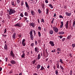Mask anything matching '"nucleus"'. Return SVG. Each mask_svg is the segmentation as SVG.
<instances>
[{"mask_svg":"<svg viewBox=\"0 0 75 75\" xmlns=\"http://www.w3.org/2000/svg\"><path fill=\"white\" fill-rule=\"evenodd\" d=\"M38 34L39 37H41V33L40 32H38Z\"/></svg>","mask_w":75,"mask_h":75,"instance_id":"obj_33","label":"nucleus"},{"mask_svg":"<svg viewBox=\"0 0 75 75\" xmlns=\"http://www.w3.org/2000/svg\"><path fill=\"white\" fill-rule=\"evenodd\" d=\"M54 18H53V19L51 21V23H53V22H54Z\"/></svg>","mask_w":75,"mask_h":75,"instance_id":"obj_49","label":"nucleus"},{"mask_svg":"<svg viewBox=\"0 0 75 75\" xmlns=\"http://www.w3.org/2000/svg\"><path fill=\"white\" fill-rule=\"evenodd\" d=\"M71 37H72V36L71 35H70V36H69L67 37V39L68 40H69V39H70Z\"/></svg>","mask_w":75,"mask_h":75,"instance_id":"obj_25","label":"nucleus"},{"mask_svg":"<svg viewBox=\"0 0 75 75\" xmlns=\"http://www.w3.org/2000/svg\"><path fill=\"white\" fill-rule=\"evenodd\" d=\"M72 55L71 54H69V57H72Z\"/></svg>","mask_w":75,"mask_h":75,"instance_id":"obj_60","label":"nucleus"},{"mask_svg":"<svg viewBox=\"0 0 75 75\" xmlns=\"http://www.w3.org/2000/svg\"><path fill=\"white\" fill-rule=\"evenodd\" d=\"M25 40L24 39L22 40V43L25 42Z\"/></svg>","mask_w":75,"mask_h":75,"instance_id":"obj_36","label":"nucleus"},{"mask_svg":"<svg viewBox=\"0 0 75 75\" xmlns=\"http://www.w3.org/2000/svg\"><path fill=\"white\" fill-rule=\"evenodd\" d=\"M6 32H7V30H6V28L5 29V31H4V33H6Z\"/></svg>","mask_w":75,"mask_h":75,"instance_id":"obj_57","label":"nucleus"},{"mask_svg":"<svg viewBox=\"0 0 75 75\" xmlns=\"http://www.w3.org/2000/svg\"><path fill=\"white\" fill-rule=\"evenodd\" d=\"M16 20H21V17H18L17 18H16Z\"/></svg>","mask_w":75,"mask_h":75,"instance_id":"obj_17","label":"nucleus"},{"mask_svg":"<svg viewBox=\"0 0 75 75\" xmlns=\"http://www.w3.org/2000/svg\"><path fill=\"white\" fill-rule=\"evenodd\" d=\"M18 36L19 37H20V38H21V35H18Z\"/></svg>","mask_w":75,"mask_h":75,"instance_id":"obj_61","label":"nucleus"},{"mask_svg":"<svg viewBox=\"0 0 75 75\" xmlns=\"http://www.w3.org/2000/svg\"><path fill=\"white\" fill-rule=\"evenodd\" d=\"M21 4V6H23V5L24 4V3H23V2H22Z\"/></svg>","mask_w":75,"mask_h":75,"instance_id":"obj_54","label":"nucleus"},{"mask_svg":"<svg viewBox=\"0 0 75 75\" xmlns=\"http://www.w3.org/2000/svg\"><path fill=\"white\" fill-rule=\"evenodd\" d=\"M59 18H63V17L61 15H60L59 16Z\"/></svg>","mask_w":75,"mask_h":75,"instance_id":"obj_46","label":"nucleus"},{"mask_svg":"<svg viewBox=\"0 0 75 75\" xmlns=\"http://www.w3.org/2000/svg\"><path fill=\"white\" fill-rule=\"evenodd\" d=\"M5 59L6 62H7V60H8V58L7 57Z\"/></svg>","mask_w":75,"mask_h":75,"instance_id":"obj_55","label":"nucleus"},{"mask_svg":"<svg viewBox=\"0 0 75 75\" xmlns=\"http://www.w3.org/2000/svg\"><path fill=\"white\" fill-rule=\"evenodd\" d=\"M69 74H70V75H72V70H70L69 73Z\"/></svg>","mask_w":75,"mask_h":75,"instance_id":"obj_31","label":"nucleus"},{"mask_svg":"<svg viewBox=\"0 0 75 75\" xmlns=\"http://www.w3.org/2000/svg\"><path fill=\"white\" fill-rule=\"evenodd\" d=\"M45 69L44 67L43 66H42L41 68L40 69V70H43V69Z\"/></svg>","mask_w":75,"mask_h":75,"instance_id":"obj_27","label":"nucleus"},{"mask_svg":"<svg viewBox=\"0 0 75 75\" xmlns=\"http://www.w3.org/2000/svg\"><path fill=\"white\" fill-rule=\"evenodd\" d=\"M25 57V53H23V54L21 56L22 58H24Z\"/></svg>","mask_w":75,"mask_h":75,"instance_id":"obj_21","label":"nucleus"},{"mask_svg":"<svg viewBox=\"0 0 75 75\" xmlns=\"http://www.w3.org/2000/svg\"><path fill=\"white\" fill-rule=\"evenodd\" d=\"M17 2L18 3V4L20 2V0H17Z\"/></svg>","mask_w":75,"mask_h":75,"instance_id":"obj_38","label":"nucleus"},{"mask_svg":"<svg viewBox=\"0 0 75 75\" xmlns=\"http://www.w3.org/2000/svg\"><path fill=\"white\" fill-rule=\"evenodd\" d=\"M32 47H33V46H34V43H32L31 45H30Z\"/></svg>","mask_w":75,"mask_h":75,"instance_id":"obj_45","label":"nucleus"},{"mask_svg":"<svg viewBox=\"0 0 75 75\" xmlns=\"http://www.w3.org/2000/svg\"><path fill=\"white\" fill-rule=\"evenodd\" d=\"M30 36L31 40L32 41H33V39H34V36L33 35V31L32 30H31L30 31Z\"/></svg>","mask_w":75,"mask_h":75,"instance_id":"obj_2","label":"nucleus"},{"mask_svg":"<svg viewBox=\"0 0 75 75\" xmlns=\"http://www.w3.org/2000/svg\"><path fill=\"white\" fill-rule=\"evenodd\" d=\"M55 74L56 75H58V71L56 70L55 71Z\"/></svg>","mask_w":75,"mask_h":75,"instance_id":"obj_26","label":"nucleus"},{"mask_svg":"<svg viewBox=\"0 0 75 75\" xmlns=\"http://www.w3.org/2000/svg\"><path fill=\"white\" fill-rule=\"evenodd\" d=\"M38 41L39 42H41V40H38Z\"/></svg>","mask_w":75,"mask_h":75,"instance_id":"obj_62","label":"nucleus"},{"mask_svg":"<svg viewBox=\"0 0 75 75\" xmlns=\"http://www.w3.org/2000/svg\"><path fill=\"white\" fill-rule=\"evenodd\" d=\"M25 4L26 5V7H27L28 10H29L30 9V8H29V6H28V3L27 2V1H25Z\"/></svg>","mask_w":75,"mask_h":75,"instance_id":"obj_4","label":"nucleus"},{"mask_svg":"<svg viewBox=\"0 0 75 75\" xmlns=\"http://www.w3.org/2000/svg\"><path fill=\"white\" fill-rule=\"evenodd\" d=\"M38 11L39 13H41V10H40V9H38Z\"/></svg>","mask_w":75,"mask_h":75,"instance_id":"obj_47","label":"nucleus"},{"mask_svg":"<svg viewBox=\"0 0 75 75\" xmlns=\"http://www.w3.org/2000/svg\"><path fill=\"white\" fill-rule=\"evenodd\" d=\"M16 33H14L13 35H12V38L13 39H15L16 38Z\"/></svg>","mask_w":75,"mask_h":75,"instance_id":"obj_8","label":"nucleus"},{"mask_svg":"<svg viewBox=\"0 0 75 75\" xmlns=\"http://www.w3.org/2000/svg\"><path fill=\"white\" fill-rule=\"evenodd\" d=\"M30 25L32 26L33 27H34V24L33 23H30Z\"/></svg>","mask_w":75,"mask_h":75,"instance_id":"obj_16","label":"nucleus"},{"mask_svg":"<svg viewBox=\"0 0 75 75\" xmlns=\"http://www.w3.org/2000/svg\"><path fill=\"white\" fill-rule=\"evenodd\" d=\"M45 2L46 3H48V1H47V0H46L45 1Z\"/></svg>","mask_w":75,"mask_h":75,"instance_id":"obj_59","label":"nucleus"},{"mask_svg":"<svg viewBox=\"0 0 75 75\" xmlns=\"http://www.w3.org/2000/svg\"><path fill=\"white\" fill-rule=\"evenodd\" d=\"M33 33H34V35H35V34H36V33H35V30H33Z\"/></svg>","mask_w":75,"mask_h":75,"instance_id":"obj_53","label":"nucleus"},{"mask_svg":"<svg viewBox=\"0 0 75 75\" xmlns=\"http://www.w3.org/2000/svg\"><path fill=\"white\" fill-rule=\"evenodd\" d=\"M20 16H21V17H24V16H23V14L22 13H21Z\"/></svg>","mask_w":75,"mask_h":75,"instance_id":"obj_37","label":"nucleus"},{"mask_svg":"<svg viewBox=\"0 0 75 75\" xmlns=\"http://www.w3.org/2000/svg\"><path fill=\"white\" fill-rule=\"evenodd\" d=\"M11 57H13V58H14V55L13 54H11Z\"/></svg>","mask_w":75,"mask_h":75,"instance_id":"obj_44","label":"nucleus"},{"mask_svg":"<svg viewBox=\"0 0 75 75\" xmlns=\"http://www.w3.org/2000/svg\"><path fill=\"white\" fill-rule=\"evenodd\" d=\"M49 44L51 45V46H52L53 47H54V42L53 41H50L49 42Z\"/></svg>","mask_w":75,"mask_h":75,"instance_id":"obj_3","label":"nucleus"},{"mask_svg":"<svg viewBox=\"0 0 75 75\" xmlns=\"http://www.w3.org/2000/svg\"><path fill=\"white\" fill-rule=\"evenodd\" d=\"M60 68L61 69H62V70H64V68L62 66L60 65Z\"/></svg>","mask_w":75,"mask_h":75,"instance_id":"obj_19","label":"nucleus"},{"mask_svg":"<svg viewBox=\"0 0 75 75\" xmlns=\"http://www.w3.org/2000/svg\"><path fill=\"white\" fill-rule=\"evenodd\" d=\"M11 73H13V71L12 70H11L10 72V74H11Z\"/></svg>","mask_w":75,"mask_h":75,"instance_id":"obj_63","label":"nucleus"},{"mask_svg":"<svg viewBox=\"0 0 75 75\" xmlns=\"http://www.w3.org/2000/svg\"><path fill=\"white\" fill-rule=\"evenodd\" d=\"M59 34H64V32H59Z\"/></svg>","mask_w":75,"mask_h":75,"instance_id":"obj_24","label":"nucleus"},{"mask_svg":"<svg viewBox=\"0 0 75 75\" xmlns=\"http://www.w3.org/2000/svg\"><path fill=\"white\" fill-rule=\"evenodd\" d=\"M68 21H67L66 24H65V27H66V29H68Z\"/></svg>","mask_w":75,"mask_h":75,"instance_id":"obj_6","label":"nucleus"},{"mask_svg":"<svg viewBox=\"0 0 75 75\" xmlns=\"http://www.w3.org/2000/svg\"><path fill=\"white\" fill-rule=\"evenodd\" d=\"M4 48L5 50H6V51H7V45L5 44V45Z\"/></svg>","mask_w":75,"mask_h":75,"instance_id":"obj_12","label":"nucleus"},{"mask_svg":"<svg viewBox=\"0 0 75 75\" xmlns=\"http://www.w3.org/2000/svg\"><path fill=\"white\" fill-rule=\"evenodd\" d=\"M23 46H25V42L22 43Z\"/></svg>","mask_w":75,"mask_h":75,"instance_id":"obj_40","label":"nucleus"},{"mask_svg":"<svg viewBox=\"0 0 75 75\" xmlns=\"http://www.w3.org/2000/svg\"><path fill=\"white\" fill-rule=\"evenodd\" d=\"M53 30L55 32V33H58V30L56 28H55L54 27H53Z\"/></svg>","mask_w":75,"mask_h":75,"instance_id":"obj_5","label":"nucleus"},{"mask_svg":"<svg viewBox=\"0 0 75 75\" xmlns=\"http://www.w3.org/2000/svg\"><path fill=\"white\" fill-rule=\"evenodd\" d=\"M11 62L12 64H16V62L13 60H12L11 61Z\"/></svg>","mask_w":75,"mask_h":75,"instance_id":"obj_10","label":"nucleus"},{"mask_svg":"<svg viewBox=\"0 0 75 75\" xmlns=\"http://www.w3.org/2000/svg\"><path fill=\"white\" fill-rule=\"evenodd\" d=\"M57 68L59 69V64H58V65L57 66Z\"/></svg>","mask_w":75,"mask_h":75,"instance_id":"obj_58","label":"nucleus"},{"mask_svg":"<svg viewBox=\"0 0 75 75\" xmlns=\"http://www.w3.org/2000/svg\"><path fill=\"white\" fill-rule=\"evenodd\" d=\"M65 40V38H62V41L63 42L64 41V40Z\"/></svg>","mask_w":75,"mask_h":75,"instance_id":"obj_43","label":"nucleus"},{"mask_svg":"<svg viewBox=\"0 0 75 75\" xmlns=\"http://www.w3.org/2000/svg\"><path fill=\"white\" fill-rule=\"evenodd\" d=\"M25 16H28V13H27V12H25Z\"/></svg>","mask_w":75,"mask_h":75,"instance_id":"obj_28","label":"nucleus"},{"mask_svg":"<svg viewBox=\"0 0 75 75\" xmlns=\"http://www.w3.org/2000/svg\"><path fill=\"white\" fill-rule=\"evenodd\" d=\"M37 1H35V0H34L33 1H32V3H33V4H36V3H37Z\"/></svg>","mask_w":75,"mask_h":75,"instance_id":"obj_20","label":"nucleus"},{"mask_svg":"<svg viewBox=\"0 0 75 75\" xmlns=\"http://www.w3.org/2000/svg\"><path fill=\"white\" fill-rule=\"evenodd\" d=\"M11 4L12 5V6H14V1H12L11 2Z\"/></svg>","mask_w":75,"mask_h":75,"instance_id":"obj_22","label":"nucleus"},{"mask_svg":"<svg viewBox=\"0 0 75 75\" xmlns=\"http://www.w3.org/2000/svg\"><path fill=\"white\" fill-rule=\"evenodd\" d=\"M75 21H74V22L73 24L72 27H74V25H75Z\"/></svg>","mask_w":75,"mask_h":75,"instance_id":"obj_30","label":"nucleus"},{"mask_svg":"<svg viewBox=\"0 0 75 75\" xmlns=\"http://www.w3.org/2000/svg\"><path fill=\"white\" fill-rule=\"evenodd\" d=\"M14 53H13V51H11V52L10 54L12 55V54H13Z\"/></svg>","mask_w":75,"mask_h":75,"instance_id":"obj_42","label":"nucleus"},{"mask_svg":"<svg viewBox=\"0 0 75 75\" xmlns=\"http://www.w3.org/2000/svg\"><path fill=\"white\" fill-rule=\"evenodd\" d=\"M49 6H50V8H53V6H52V5L50 4Z\"/></svg>","mask_w":75,"mask_h":75,"instance_id":"obj_34","label":"nucleus"},{"mask_svg":"<svg viewBox=\"0 0 75 75\" xmlns=\"http://www.w3.org/2000/svg\"><path fill=\"white\" fill-rule=\"evenodd\" d=\"M72 46L73 47H75V44H72Z\"/></svg>","mask_w":75,"mask_h":75,"instance_id":"obj_48","label":"nucleus"},{"mask_svg":"<svg viewBox=\"0 0 75 75\" xmlns=\"http://www.w3.org/2000/svg\"><path fill=\"white\" fill-rule=\"evenodd\" d=\"M57 51H61V48H57Z\"/></svg>","mask_w":75,"mask_h":75,"instance_id":"obj_35","label":"nucleus"},{"mask_svg":"<svg viewBox=\"0 0 75 75\" xmlns=\"http://www.w3.org/2000/svg\"><path fill=\"white\" fill-rule=\"evenodd\" d=\"M41 21L42 23H44V19L42 18L41 20Z\"/></svg>","mask_w":75,"mask_h":75,"instance_id":"obj_32","label":"nucleus"},{"mask_svg":"<svg viewBox=\"0 0 75 75\" xmlns=\"http://www.w3.org/2000/svg\"><path fill=\"white\" fill-rule=\"evenodd\" d=\"M35 45H37L38 42H37V40L35 41Z\"/></svg>","mask_w":75,"mask_h":75,"instance_id":"obj_39","label":"nucleus"},{"mask_svg":"<svg viewBox=\"0 0 75 75\" xmlns=\"http://www.w3.org/2000/svg\"><path fill=\"white\" fill-rule=\"evenodd\" d=\"M46 11H47L46 14H48V9L47 8H46Z\"/></svg>","mask_w":75,"mask_h":75,"instance_id":"obj_29","label":"nucleus"},{"mask_svg":"<svg viewBox=\"0 0 75 75\" xmlns=\"http://www.w3.org/2000/svg\"><path fill=\"white\" fill-rule=\"evenodd\" d=\"M35 52H37L38 53L39 52L38 51L39 50V48L38 47H36L35 48Z\"/></svg>","mask_w":75,"mask_h":75,"instance_id":"obj_7","label":"nucleus"},{"mask_svg":"<svg viewBox=\"0 0 75 75\" xmlns=\"http://www.w3.org/2000/svg\"><path fill=\"white\" fill-rule=\"evenodd\" d=\"M15 12H16L15 10L12 9L11 8H9V15H11L12 14H14Z\"/></svg>","mask_w":75,"mask_h":75,"instance_id":"obj_1","label":"nucleus"},{"mask_svg":"<svg viewBox=\"0 0 75 75\" xmlns=\"http://www.w3.org/2000/svg\"><path fill=\"white\" fill-rule=\"evenodd\" d=\"M41 67V66L40 65H38L37 66V69H39Z\"/></svg>","mask_w":75,"mask_h":75,"instance_id":"obj_23","label":"nucleus"},{"mask_svg":"<svg viewBox=\"0 0 75 75\" xmlns=\"http://www.w3.org/2000/svg\"><path fill=\"white\" fill-rule=\"evenodd\" d=\"M32 62H33V64H34V63L35 62V60H34V61H33Z\"/></svg>","mask_w":75,"mask_h":75,"instance_id":"obj_41","label":"nucleus"},{"mask_svg":"<svg viewBox=\"0 0 75 75\" xmlns=\"http://www.w3.org/2000/svg\"><path fill=\"white\" fill-rule=\"evenodd\" d=\"M31 13L32 16H34V14H35V12H34V11H33L32 10L31 11Z\"/></svg>","mask_w":75,"mask_h":75,"instance_id":"obj_11","label":"nucleus"},{"mask_svg":"<svg viewBox=\"0 0 75 75\" xmlns=\"http://www.w3.org/2000/svg\"><path fill=\"white\" fill-rule=\"evenodd\" d=\"M62 59H60L59 62H62Z\"/></svg>","mask_w":75,"mask_h":75,"instance_id":"obj_56","label":"nucleus"},{"mask_svg":"<svg viewBox=\"0 0 75 75\" xmlns=\"http://www.w3.org/2000/svg\"><path fill=\"white\" fill-rule=\"evenodd\" d=\"M41 58V55L40 54H38V59H40V58Z\"/></svg>","mask_w":75,"mask_h":75,"instance_id":"obj_15","label":"nucleus"},{"mask_svg":"<svg viewBox=\"0 0 75 75\" xmlns=\"http://www.w3.org/2000/svg\"><path fill=\"white\" fill-rule=\"evenodd\" d=\"M61 25H60V28H62L63 26V25H64V23H63V22L62 21L61 22Z\"/></svg>","mask_w":75,"mask_h":75,"instance_id":"obj_13","label":"nucleus"},{"mask_svg":"<svg viewBox=\"0 0 75 75\" xmlns=\"http://www.w3.org/2000/svg\"><path fill=\"white\" fill-rule=\"evenodd\" d=\"M15 26H18L19 27H20V23L16 24L15 25Z\"/></svg>","mask_w":75,"mask_h":75,"instance_id":"obj_9","label":"nucleus"},{"mask_svg":"<svg viewBox=\"0 0 75 75\" xmlns=\"http://www.w3.org/2000/svg\"><path fill=\"white\" fill-rule=\"evenodd\" d=\"M66 15H67V16H71V13H68V12H66Z\"/></svg>","mask_w":75,"mask_h":75,"instance_id":"obj_14","label":"nucleus"},{"mask_svg":"<svg viewBox=\"0 0 75 75\" xmlns=\"http://www.w3.org/2000/svg\"><path fill=\"white\" fill-rule=\"evenodd\" d=\"M59 37H60V38L61 39V38H62V36L61 35H60L59 36Z\"/></svg>","mask_w":75,"mask_h":75,"instance_id":"obj_64","label":"nucleus"},{"mask_svg":"<svg viewBox=\"0 0 75 75\" xmlns=\"http://www.w3.org/2000/svg\"><path fill=\"white\" fill-rule=\"evenodd\" d=\"M41 6L42 7L44 8V4H42L41 5Z\"/></svg>","mask_w":75,"mask_h":75,"instance_id":"obj_52","label":"nucleus"},{"mask_svg":"<svg viewBox=\"0 0 75 75\" xmlns=\"http://www.w3.org/2000/svg\"><path fill=\"white\" fill-rule=\"evenodd\" d=\"M55 52V50H52V52Z\"/></svg>","mask_w":75,"mask_h":75,"instance_id":"obj_50","label":"nucleus"},{"mask_svg":"<svg viewBox=\"0 0 75 75\" xmlns=\"http://www.w3.org/2000/svg\"><path fill=\"white\" fill-rule=\"evenodd\" d=\"M50 34H53V31L52 30H50L49 31Z\"/></svg>","mask_w":75,"mask_h":75,"instance_id":"obj_18","label":"nucleus"},{"mask_svg":"<svg viewBox=\"0 0 75 75\" xmlns=\"http://www.w3.org/2000/svg\"><path fill=\"white\" fill-rule=\"evenodd\" d=\"M38 29H39V30H41V28L39 26L38 27Z\"/></svg>","mask_w":75,"mask_h":75,"instance_id":"obj_51","label":"nucleus"}]
</instances>
